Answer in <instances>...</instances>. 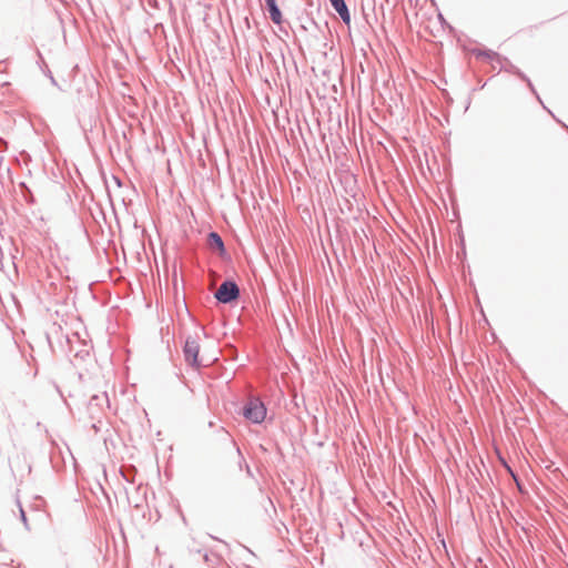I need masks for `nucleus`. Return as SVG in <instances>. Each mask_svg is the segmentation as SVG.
<instances>
[{
  "instance_id": "1",
  "label": "nucleus",
  "mask_w": 568,
  "mask_h": 568,
  "mask_svg": "<svg viewBox=\"0 0 568 568\" xmlns=\"http://www.w3.org/2000/svg\"><path fill=\"white\" fill-rule=\"evenodd\" d=\"M217 305H235L241 298V288L233 277H226L213 293Z\"/></svg>"
},
{
  "instance_id": "2",
  "label": "nucleus",
  "mask_w": 568,
  "mask_h": 568,
  "mask_svg": "<svg viewBox=\"0 0 568 568\" xmlns=\"http://www.w3.org/2000/svg\"><path fill=\"white\" fill-rule=\"evenodd\" d=\"M242 416L254 425H261L267 415V406L258 396H251L241 408Z\"/></svg>"
},
{
  "instance_id": "3",
  "label": "nucleus",
  "mask_w": 568,
  "mask_h": 568,
  "mask_svg": "<svg viewBox=\"0 0 568 568\" xmlns=\"http://www.w3.org/2000/svg\"><path fill=\"white\" fill-rule=\"evenodd\" d=\"M182 353L185 363L190 367L194 369H200L202 367V362L200 359V343L197 338L187 335L182 346Z\"/></svg>"
},
{
  "instance_id": "4",
  "label": "nucleus",
  "mask_w": 568,
  "mask_h": 568,
  "mask_svg": "<svg viewBox=\"0 0 568 568\" xmlns=\"http://www.w3.org/2000/svg\"><path fill=\"white\" fill-rule=\"evenodd\" d=\"M206 243L212 253L217 254L222 261L231 262L232 256L227 252L226 246L222 236L216 231H210L207 233Z\"/></svg>"
},
{
  "instance_id": "5",
  "label": "nucleus",
  "mask_w": 568,
  "mask_h": 568,
  "mask_svg": "<svg viewBox=\"0 0 568 568\" xmlns=\"http://www.w3.org/2000/svg\"><path fill=\"white\" fill-rule=\"evenodd\" d=\"M338 180L343 186L345 194L355 199L358 192V183L356 175L349 169H345L341 171Z\"/></svg>"
},
{
  "instance_id": "6",
  "label": "nucleus",
  "mask_w": 568,
  "mask_h": 568,
  "mask_svg": "<svg viewBox=\"0 0 568 568\" xmlns=\"http://www.w3.org/2000/svg\"><path fill=\"white\" fill-rule=\"evenodd\" d=\"M265 10L268 12L271 21L283 31L282 24L284 18L276 0H264Z\"/></svg>"
},
{
  "instance_id": "7",
  "label": "nucleus",
  "mask_w": 568,
  "mask_h": 568,
  "mask_svg": "<svg viewBox=\"0 0 568 568\" xmlns=\"http://www.w3.org/2000/svg\"><path fill=\"white\" fill-rule=\"evenodd\" d=\"M328 1L331 3L332 8L339 16L343 23L346 24L347 27H349L351 22H352V16H351V11L348 9L346 1L345 0H328Z\"/></svg>"
},
{
  "instance_id": "8",
  "label": "nucleus",
  "mask_w": 568,
  "mask_h": 568,
  "mask_svg": "<svg viewBox=\"0 0 568 568\" xmlns=\"http://www.w3.org/2000/svg\"><path fill=\"white\" fill-rule=\"evenodd\" d=\"M104 405L108 408L110 407V399H109L106 392L92 395L88 403V408L90 410L91 418H94L93 409L94 408L102 409Z\"/></svg>"
},
{
  "instance_id": "9",
  "label": "nucleus",
  "mask_w": 568,
  "mask_h": 568,
  "mask_svg": "<svg viewBox=\"0 0 568 568\" xmlns=\"http://www.w3.org/2000/svg\"><path fill=\"white\" fill-rule=\"evenodd\" d=\"M469 52L475 55L476 58H485V59H488L490 61H501V55L491 50V49H487V48H473L469 50Z\"/></svg>"
},
{
  "instance_id": "10",
  "label": "nucleus",
  "mask_w": 568,
  "mask_h": 568,
  "mask_svg": "<svg viewBox=\"0 0 568 568\" xmlns=\"http://www.w3.org/2000/svg\"><path fill=\"white\" fill-rule=\"evenodd\" d=\"M500 64L499 71L514 74L519 79L525 78V73L517 68L508 58L501 55V61H497Z\"/></svg>"
},
{
  "instance_id": "11",
  "label": "nucleus",
  "mask_w": 568,
  "mask_h": 568,
  "mask_svg": "<svg viewBox=\"0 0 568 568\" xmlns=\"http://www.w3.org/2000/svg\"><path fill=\"white\" fill-rule=\"evenodd\" d=\"M120 474L126 483H135L136 468L133 465L122 466L120 468Z\"/></svg>"
},
{
  "instance_id": "12",
  "label": "nucleus",
  "mask_w": 568,
  "mask_h": 568,
  "mask_svg": "<svg viewBox=\"0 0 568 568\" xmlns=\"http://www.w3.org/2000/svg\"><path fill=\"white\" fill-rule=\"evenodd\" d=\"M37 54H38V57H39L40 62H41V63L44 65V68H45V69L43 70L44 74L50 79V81H51V83H52L53 85L59 87V85H58V82L55 81V79H54V77H53V74H52V72H51V70H50V69H49V67L45 64L44 59H43V57H42V54H41V52H40L39 50L37 51Z\"/></svg>"
},
{
  "instance_id": "13",
  "label": "nucleus",
  "mask_w": 568,
  "mask_h": 568,
  "mask_svg": "<svg viewBox=\"0 0 568 568\" xmlns=\"http://www.w3.org/2000/svg\"><path fill=\"white\" fill-rule=\"evenodd\" d=\"M506 465V468L508 470V473L510 474L511 478L514 479V481L516 483V486L518 488L519 491H524V485L518 476L517 473H515L510 466H508L507 464Z\"/></svg>"
},
{
  "instance_id": "14",
  "label": "nucleus",
  "mask_w": 568,
  "mask_h": 568,
  "mask_svg": "<svg viewBox=\"0 0 568 568\" xmlns=\"http://www.w3.org/2000/svg\"><path fill=\"white\" fill-rule=\"evenodd\" d=\"M506 465V468L508 470V473L510 474L511 478L514 479V481L516 483V486L518 488L519 491H524V485L518 476L517 473H515L510 466H508L507 464Z\"/></svg>"
},
{
  "instance_id": "15",
  "label": "nucleus",
  "mask_w": 568,
  "mask_h": 568,
  "mask_svg": "<svg viewBox=\"0 0 568 568\" xmlns=\"http://www.w3.org/2000/svg\"><path fill=\"white\" fill-rule=\"evenodd\" d=\"M19 189L27 202H32L29 197L32 196L31 190L26 182L19 183Z\"/></svg>"
},
{
  "instance_id": "16",
  "label": "nucleus",
  "mask_w": 568,
  "mask_h": 568,
  "mask_svg": "<svg viewBox=\"0 0 568 568\" xmlns=\"http://www.w3.org/2000/svg\"><path fill=\"white\" fill-rule=\"evenodd\" d=\"M17 504L19 506L20 519L23 523L26 529L29 530L30 528H29V524H28L27 514H26V511H24V509H23V507H22V505H21L19 499H17Z\"/></svg>"
},
{
  "instance_id": "17",
  "label": "nucleus",
  "mask_w": 568,
  "mask_h": 568,
  "mask_svg": "<svg viewBox=\"0 0 568 568\" xmlns=\"http://www.w3.org/2000/svg\"><path fill=\"white\" fill-rule=\"evenodd\" d=\"M438 20L444 29H447L450 33L455 32V28L449 24L442 13H438Z\"/></svg>"
},
{
  "instance_id": "18",
  "label": "nucleus",
  "mask_w": 568,
  "mask_h": 568,
  "mask_svg": "<svg viewBox=\"0 0 568 568\" xmlns=\"http://www.w3.org/2000/svg\"><path fill=\"white\" fill-rule=\"evenodd\" d=\"M520 80H523L524 82H526L528 89L530 90V92L534 94V95H537V91H536V88L534 85V83L531 82V80L525 74V78H521Z\"/></svg>"
},
{
  "instance_id": "19",
  "label": "nucleus",
  "mask_w": 568,
  "mask_h": 568,
  "mask_svg": "<svg viewBox=\"0 0 568 568\" xmlns=\"http://www.w3.org/2000/svg\"><path fill=\"white\" fill-rule=\"evenodd\" d=\"M75 356L81 358V359H84L87 356H89V351L88 349H81V351L77 352Z\"/></svg>"
},
{
  "instance_id": "20",
  "label": "nucleus",
  "mask_w": 568,
  "mask_h": 568,
  "mask_svg": "<svg viewBox=\"0 0 568 568\" xmlns=\"http://www.w3.org/2000/svg\"><path fill=\"white\" fill-rule=\"evenodd\" d=\"M306 16H307V19L308 21L316 28L320 30V26L318 23L315 21V19L312 17V12H306Z\"/></svg>"
},
{
  "instance_id": "21",
  "label": "nucleus",
  "mask_w": 568,
  "mask_h": 568,
  "mask_svg": "<svg viewBox=\"0 0 568 568\" xmlns=\"http://www.w3.org/2000/svg\"><path fill=\"white\" fill-rule=\"evenodd\" d=\"M535 97H536V99L540 102V104L542 105V108H544L545 110H547V112H548L552 118H555V114H554V113H552V112H551V111H550V110H549V109L544 104V102H542L541 98L539 97V94L537 93V95H535Z\"/></svg>"
},
{
  "instance_id": "22",
  "label": "nucleus",
  "mask_w": 568,
  "mask_h": 568,
  "mask_svg": "<svg viewBox=\"0 0 568 568\" xmlns=\"http://www.w3.org/2000/svg\"><path fill=\"white\" fill-rule=\"evenodd\" d=\"M149 4H150V7H152L154 9H159L160 8L159 0H149Z\"/></svg>"
},
{
  "instance_id": "23",
  "label": "nucleus",
  "mask_w": 568,
  "mask_h": 568,
  "mask_svg": "<svg viewBox=\"0 0 568 568\" xmlns=\"http://www.w3.org/2000/svg\"><path fill=\"white\" fill-rule=\"evenodd\" d=\"M236 452H237L239 456L241 457L240 466H242V462H245V460H244V457L242 455V452H241L240 447H236Z\"/></svg>"
},
{
  "instance_id": "24",
  "label": "nucleus",
  "mask_w": 568,
  "mask_h": 568,
  "mask_svg": "<svg viewBox=\"0 0 568 568\" xmlns=\"http://www.w3.org/2000/svg\"><path fill=\"white\" fill-rule=\"evenodd\" d=\"M554 119H555V121H556L557 123L561 124V126H562V128H565V129L567 130V132H568V125H567V124H565L564 122H561V121H560L558 118H556V116H555Z\"/></svg>"
},
{
  "instance_id": "25",
  "label": "nucleus",
  "mask_w": 568,
  "mask_h": 568,
  "mask_svg": "<svg viewBox=\"0 0 568 568\" xmlns=\"http://www.w3.org/2000/svg\"><path fill=\"white\" fill-rule=\"evenodd\" d=\"M245 470H246V474H247L250 477H253V473H252V470H251V467H250L247 464H245Z\"/></svg>"
},
{
  "instance_id": "26",
  "label": "nucleus",
  "mask_w": 568,
  "mask_h": 568,
  "mask_svg": "<svg viewBox=\"0 0 568 568\" xmlns=\"http://www.w3.org/2000/svg\"><path fill=\"white\" fill-rule=\"evenodd\" d=\"M462 246H463V254L465 255L466 254V250H465V244H464V237L462 236Z\"/></svg>"
},
{
  "instance_id": "27",
  "label": "nucleus",
  "mask_w": 568,
  "mask_h": 568,
  "mask_svg": "<svg viewBox=\"0 0 568 568\" xmlns=\"http://www.w3.org/2000/svg\"><path fill=\"white\" fill-rule=\"evenodd\" d=\"M14 260H16V256H14V255H12V264H13L14 271H16V273H17V272H18V270H17V264H16Z\"/></svg>"
},
{
  "instance_id": "28",
  "label": "nucleus",
  "mask_w": 568,
  "mask_h": 568,
  "mask_svg": "<svg viewBox=\"0 0 568 568\" xmlns=\"http://www.w3.org/2000/svg\"><path fill=\"white\" fill-rule=\"evenodd\" d=\"M114 181H115V183H116L119 186H121V185H122V182H121V180H120L119 178L114 176Z\"/></svg>"
},
{
  "instance_id": "29",
  "label": "nucleus",
  "mask_w": 568,
  "mask_h": 568,
  "mask_svg": "<svg viewBox=\"0 0 568 568\" xmlns=\"http://www.w3.org/2000/svg\"><path fill=\"white\" fill-rule=\"evenodd\" d=\"M308 7H313L314 6V2L313 0H310L308 3H307Z\"/></svg>"
},
{
  "instance_id": "30",
  "label": "nucleus",
  "mask_w": 568,
  "mask_h": 568,
  "mask_svg": "<svg viewBox=\"0 0 568 568\" xmlns=\"http://www.w3.org/2000/svg\"><path fill=\"white\" fill-rule=\"evenodd\" d=\"M301 28H302L303 30H307V27H306V24H304V23H302V24H301Z\"/></svg>"
},
{
  "instance_id": "31",
  "label": "nucleus",
  "mask_w": 568,
  "mask_h": 568,
  "mask_svg": "<svg viewBox=\"0 0 568 568\" xmlns=\"http://www.w3.org/2000/svg\"><path fill=\"white\" fill-rule=\"evenodd\" d=\"M204 559H205L206 561L209 560V555H207V554H205V555H204Z\"/></svg>"
}]
</instances>
